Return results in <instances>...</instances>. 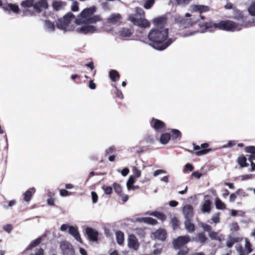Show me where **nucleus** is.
<instances>
[{"instance_id": "e433bc0d", "label": "nucleus", "mask_w": 255, "mask_h": 255, "mask_svg": "<svg viewBox=\"0 0 255 255\" xmlns=\"http://www.w3.org/2000/svg\"><path fill=\"white\" fill-rule=\"evenodd\" d=\"M116 235L117 243L120 245H122L124 241V233L122 231H119L116 232Z\"/></svg>"}, {"instance_id": "7c9ffc66", "label": "nucleus", "mask_w": 255, "mask_h": 255, "mask_svg": "<svg viewBox=\"0 0 255 255\" xmlns=\"http://www.w3.org/2000/svg\"><path fill=\"white\" fill-rule=\"evenodd\" d=\"M170 224L172 227L173 230H176L179 228L181 223L177 217H173L171 219Z\"/></svg>"}, {"instance_id": "bb28decb", "label": "nucleus", "mask_w": 255, "mask_h": 255, "mask_svg": "<svg viewBox=\"0 0 255 255\" xmlns=\"http://www.w3.org/2000/svg\"><path fill=\"white\" fill-rule=\"evenodd\" d=\"M192 220H186L184 222L185 228L189 233H193L195 231V225L191 222Z\"/></svg>"}, {"instance_id": "49530a36", "label": "nucleus", "mask_w": 255, "mask_h": 255, "mask_svg": "<svg viewBox=\"0 0 255 255\" xmlns=\"http://www.w3.org/2000/svg\"><path fill=\"white\" fill-rule=\"evenodd\" d=\"M245 248L247 250V254H249L253 251V249L252 248V244L248 239L246 240Z\"/></svg>"}, {"instance_id": "9b49d317", "label": "nucleus", "mask_w": 255, "mask_h": 255, "mask_svg": "<svg viewBox=\"0 0 255 255\" xmlns=\"http://www.w3.org/2000/svg\"><path fill=\"white\" fill-rule=\"evenodd\" d=\"M191 12H198L200 14L210 11V8L209 6L200 4H192L190 6Z\"/></svg>"}, {"instance_id": "6e6d98bb", "label": "nucleus", "mask_w": 255, "mask_h": 255, "mask_svg": "<svg viewBox=\"0 0 255 255\" xmlns=\"http://www.w3.org/2000/svg\"><path fill=\"white\" fill-rule=\"evenodd\" d=\"M102 189L104 190L105 193L107 195H110L113 192V188L111 186H104L102 187Z\"/></svg>"}, {"instance_id": "13d9d810", "label": "nucleus", "mask_w": 255, "mask_h": 255, "mask_svg": "<svg viewBox=\"0 0 255 255\" xmlns=\"http://www.w3.org/2000/svg\"><path fill=\"white\" fill-rule=\"evenodd\" d=\"M85 66L89 68L91 71H93V76H94L96 74V70H94V63L91 61L90 62H89V63H87V64H86L85 65Z\"/></svg>"}, {"instance_id": "ddd939ff", "label": "nucleus", "mask_w": 255, "mask_h": 255, "mask_svg": "<svg viewBox=\"0 0 255 255\" xmlns=\"http://www.w3.org/2000/svg\"><path fill=\"white\" fill-rule=\"evenodd\" d=\"M85 234L90 241L96 242L98 240V233L93 228L87 227L85 230Z\"/></svg>"}, {"instance_id": "2eb2a0df", "label": "nucleus", "mask_w": 255, "mask_h": 255, "mask_svg": "<svg viewBox=\"0 0 255 255\" xmlns=\"http://www.w3.org/2000/svg\"><path fill=\"white\" fill-rule=\"evenodd\" d=\"M128 246L129 248L133 249L134 250H137L139 246V244L136 237L131 234L128 236Z\"/></svg>"}, {"instance_id": "a18cd8bd", "label": "nucleus", "mask_w": 255, "mask_h": 255, "mask_svg": "<svg viewBox=\"0 0 255 255\" xmlns=\"http://www.w3.org/2000/svg\"><path fill=\"white\" fill-rule=\"evenodd\" d=\"M144 222L148 224L155 225L157 224V221L156 220L151 218V217H147L144 218Z\"/></svg>"}, {"instance_id": "603ef678", "label": "nucleus", "mask_w": 255, "mask_h": 255, "mask_svg": "<svg viewBox=\"0 0 255 255\" xmlns=\"http://www.w3.org/2000/svg\"><path fill=\"white\" fill-rule=\"evenodd\" d=\"M211 220L212 222L215 224L219 223L220 222V213H218L215 214H214Z\"/></svg>"}, {"instance_id": "052dcab7", "label": "nucleus", "mask_w": 255, "mask_h": 255, "mask_svg": "<svg viewBox=\"0 0 255 255\" xmlns=\"http://www.w3.org/2000/svg\"><path fill=\"white\" fill-rule=\"evenodd\" d=\"M71 194H72V193L71 192H68L66 189H60V195L62 197L70 196Z\"/></svg>"}, {"instance_id": "338daca9", "label": "nucleus", "mask_w": 255, "mask_h": 255, "mask_svg": "<svg viewBox=\"0 0 255 255\" xmlns=\"http://www.w3.org/2000/svg\"><path fill=\"white\" fill-rule=\"evenodd\" d=\"M237 13L238 14L237 15L234 16V18L237 20H241L243 19L244 18L243 15L242 14V12L239 10H237Z\"/></svg>"}, {"instance_id": "7ed1b4c3", "label": "nucleus", "mask_w": 255, "mask_h": 255, "mask_svg": "<svg viewBox=\"0 0 255 255\" xmlns=\"http://www.w3.org/2000/svg\"><path fill=\"white\" fill-rule=\"evenodd\" d=\"M48 7V4L47 0H39L37 2L34 3L33 7L34 11H30L29 10H25L24 11L25 15H34L35 12L40 13L42 9H47Z\"/></svg>"}, {"instance_id": "39448f33", "label": "nucleus", "mask_w": 255, "mask_h": 255, "mask_svg": "<svg viewBox=\"0 0 255 255\" xmlns=\"http://www.w3.org/2000/svg\"><path fill=\"white\" fill-rule=\"evenodd\" d=\"M175 22L178 25L181 29L191 27L196 23L191 19H186L181 16H176L175 17Z\"/></svg>"}, {"instance_id": "8fccbe9b", "label": "nucleus", "mask_w": 255, "mask_h": 255, "mask_svg": "<svg viewBox=\"0 0 255 255\" xmlns=\"http://www.w3.org/2000/svg\"><path fill=\"white\" fill-rule=\"evenodd\" d=\"M132 171L134 177L138 178L141 176V171L136 167L133 166Z\"/></svg>"}, {"instance_id": "37998d69", "label": "nucleus", "mask_w": 255, "mask_h": 255, "mask_svg": "<svg viewBox=\"0 0 255 255\" xmlns=\"http://www.w3.org/2000/svg\"><path fill=\"white\" fill-rule=\"evenodd\" d=\"M113 186L114 191L119 195H121V194L122 193V188L120 184L115 182L113 184Z\"/></svg>"}, {"instance_id": "f257e3e1", "label": "nucleus", "mask_w": 255, "mask_h": 255, "mask_svg": "<svg viewBox=\"0 0 255 255\" xmlns=\"http://www.w3.org/2000/svg\"><path fill=\"white\" fill-rule=\"evenodd\" d=\"M168 29L152 28L148 34L149 45L157 50H163L173 41L172 38H168Z\"/></svg>"}, {"instance_id": "a19ab883", "label": "nucleus", "mask_w": 255, "mask_h": 255, "mask_svg": "<svg viewBox=\"0 0 255 255\" xmlns=\"http://www.w3.org/2000/svg\"><path fill=\"white\" fill-rule=\"evenodd\" d=\"M143 1H144L143 6L146 9L151 8L155 3V0H143Z\"/></svg>"}, {"instance_id": "bf43d9fd", "label": "nucleus", "mask_w": 255, "mask_h": 255, "mask_svg": "<svg viewBox=\"0 0 255 255\" xmlns=\"http://www.w3.org/2000/svg\"><path fill=\"white\" fill-rule=\"evenodd\" d=\"M202 227L204 231L208 232L209 234L212 231V230L211 226L207 224L203 223L202 225Z\"/></svg>"}, {"instance_id": "ea45409f", "label": "nucleus", "mask_w": 255, "mask_h": 255, "mask_svg": "<svg viewBox=\"0 0 255 255\" xmlns=\"http://www.w3.org/2000/svg\"><path fill=\"white\" fill-rule=\"evenodd\" d=\"M239 241L240 239L239 238H230L227 242L226 245L228 248H231L233 246L234 244L239 242Z\"/></svg>"}, {"instance_id": "cd10ccee", "label": "nucleus", "mask_w": 255, "mask_h": 255, "mask_svg": "<svg viewBox=\"0 0 255 255\" xmlns=\"http://www.w3.org/2000/svg\"><path fill=\"white\" fill-rule=\"evenodd\" d=\"M237 161L241 168L249 166V164L247 162V158L244 154L239 156L237 158Z\"/></svg>"}, {"instance_id": "b1692460", "label": "nucleus", "mask_w": 255, "mask_h": 255, "mask_svg": "<svg viewBox=\"0 0 255 255\" xmlns=\"http://www.w3.org/2000/svg\"><path fill=\"white\" fill-rule=\"evenodd\" d=\"M208 238L204 232L198 233L196 235V238L194 239V241L196 242H199L202 245L205 244Z\"/></svg>"}, {"instance_id": "69168bd1", "label": "nucleus", "mask_w": 255, "mask_h": 255, "mask_svg": "<svg viewBox=\"0 0 255 255\" xmlns=\"http://www.w3.org/2000/svg\"><path fill=\"white\" fill-rule=\"evenodd\" d=\"M92 201L93 203H96L98 201V196L97 194L95 191H92L91 192Z\"/></svg>"}, {"instance_id": "f3484780", "label": "nucleus", "mask_w": 255, "mask_h": 255, "mask_svg": "<svg viewBox=\"0 0 255 255\" xmlns=\"http://www.w3.org/2000/svg\"><path fill=\"white\" fill-rule=\"evenodd\" d=\"M69 233L71 235L76 241L82 243L79 232L77 228L72 226H69Z\"/></svg>"}, {"instance_id": "e2e57ef3", "label": "nucleus", "mask_w": 255, "mask_h": 255, "mask_svg": "<svg viewBox=\"0 0 255 255\" xmlns=\"http://www.w3.org/2000/svg\"><path fill=\"white\" fill-rule=\"evenodd\" d=\"M194 169V167L193 165L190 163H187L184 166V172H186L187 171H192Z\"/></svg>"}, {"instance_id": "9d476101", "label": "nucleus", "mask_w": 255, "mask_h": 255, "mask_svg": "<svg viewBox=\"0 0 255 255\" xmlns=\"http://www.w3.org/2000/svg\"><path fill=\"white\" fill-rule=\"evenodd\" d=\"M209 197V195H206L204 197L205 200L201 206V210L204 213H210L212 209V202L209 199L207 198Z\"/></svg>"}, {"instance_id": "473e14b6", "label": "nucleus", "mask_w": 255, "mask_h": 255, "mask_svg": "<svg viewBox=\"0 0 255 255\" xmlns=\"http://www.w3.org/2000/svg\"><path fill=\"white\" fill-rule=\"evenodd\" d=\"M169 133L170 134L171 138L173 140H175L177 138L180 139L182 136V133L181 132L176 129H172Z\"/></svg>"}, {"instance_id": "3c124183", "label": "nucleus", "mask_w": 255, "mask_h": 255, "mask_svg": "<svg viewBox=\"0 0 255 255\" xmlns=\"http://www.w3.org/2000/svg\"><path fill=\"white\" fill-rule=\"evenodd\" d=\"M249 13L252 16H255V2H253L248 8Z\"/></svg>"}, {"instance_id": "a878e982", "label": "nucleus", "mask_w": 255, "mask_h": 255, "mask_svg": "<svg viewBox=\"0 0 255 255\" xmlns=\"http://www.w3.org/2000/svg\"><path fill=\"white\" fill-rule=\"evenodd\" d=\"M133 33L132 29L128 28H123L119 31V35L123 38L128 37L130 36Z\"/></svg>"}, {"instance_id": "864d4df0", "label": "nucleus", "mask_w": 255, "mask_h": 255, "mask_svg": "<svg viewBox=\"0 0 255 255\" xmlns=\"http://www.w3.org/2000/svg\"><path fill=\"white\" fill-rule=\"evenodd\" d=\"M114 87L116 90L115 92V94L116 96V97L120 99H123L124 96L122 92L120 90L118 89L116 86L115 85Z\"/></svg>"}, {"instance_id": "79ce46f5", "label": "nucleus", "mask_w": 255, "mask_h": 255, "mask_svg": "<svg viewBox=\"0 0 255 255\" xmlns=\"http://www.w3.org/2000/svg\"><path fill=\"white\" fill-rule=\"evenodd\" d=\"M100 20V18L98 15H94L92 17H89L87 18V23H95Z\"/></svg>"}, {"instance_id": "6e6552de", "label": "nucleus", "mask_w": 255, "mask_h": 255, "mask_svg": "<svg viewBox=\"0 0 255 255\" xmlns=\"http://www.w3.org/2000/svg\"><path fill=\"white\" fill-rule=\"evenodd\" d=\"M134 25L140 27L147 28L150 26L149 22L146 19L142 18H136L134 16H130L129 18Z\"/></svg>"}, {"instance_id": "a211bd4d", "label": "nucleus", "mask_w": 255, "mask_h": 255, "mask_svg": "<svg viewBox=\"0 0 255 255\" xmlns=\"http://www.w3.org/2000/svg\"><path fill=\"white\" fill-rule=\"evenodd\" d=\"M209 146V144L208 143H204L201 144L200 145V148H202V149L196 151L195 152V155L197 156H201L208 153L212 150L211 148H208Z\"/></svg>"}, {"instance_id": "5701e85b", "label": "nucleus", "mask_w": 255, "mask_h": 255, "mask_svg": "<svg viewBox=\"0 0 255 255\" xmlns=\"http://www.w3.org/2000/svg\"><path fill=\"white\" fill-rule=\"evenodd\" d=\"M216 25L217 23H214L213 21H209L206 22L200 25V28L202 30H211L212 29H217Z\"/></svg>"}, {"instance_id": "2f4dec72", "label": "nucleus", "mask_w": 255, "mask_h": 255, "mask_svg": "<svg viewBox=\"0 0 255 255\" xmlns=\"http://www.w3.org/2000/svg\"><path fill=\"white\" fill-rule=\"evenodd\" d=\"M109 77L113 82H116L120 79V75L115 70H111L109 72Z\"/></svg>"}, {"instance_id": "de8ad7c7", "label": "nucleus", "mask_w": 255, "mask_h": 255, "mask_svg": "<svg viewBox=\"0 0 255 255\" xmlns=\"http://www.w3.org/2000/svg\"><path fill=\"white\" fill-rule=\"evenodd\" d=\"M45 24L48 29L54 31L55 30V25L53 22H52L49 20H45Z\"/></svg>"}, {"instance_id": "0e129e2a", "label": "nucleus", "mask_w": 255, "mask_h": 255, "mask_svg": "<svg viewBox=\"0 0 255 255\" xmlns=\"http://www.w3.org/2000/svg\"><path fill=\"white\" fill-rule=\"evenodd\" d=\"M134 179L132 177H130L129 178V179L128 180L127 183L128 188L130 189L131 188L132 185L134 183Z\"/></svg>"}, {"instance_id": "09e8293b", "label": "nucleus", "mask_w": 255, "mask_h": 255, "mask_svg": "<svg viewBox=\"0 0 255 255\" xmlns=\"http://www.w3.org/2000/svg\"><path fill=\"white\" fill-rule=\"evenodd\" d=\"M179 250L177 255H187L189 252V249L187 247H184Z\"/></svg>"}, {"instance_id": "5fc2aeb1", "label": "nucleus", "mask_w": 255, "mask_h": 255, "mask_svg": "<svg viewBox=\"0 0 255 255\" xmlns=\"http://www.w3.org/2000/svg\"><path fill=\"white\" fill-rule=\"evenodd\" d=\"M236 250L237 252L239 253L240 255H248L247 254V251H245L243 247L242 246H239L236 247Z\"/></svg>"}, {"instance_id": "6ab92c4d", "label": "nucleus", "mask_w": 255, "mask_h": 255, "mask_svg": "<svg viewBox=\"0 0 255 255\" xmlns=\"http://www.w3.org/2000/svg\"><path fill=\"white\" fill-rule=\"evenodd\" d=\"M122 19V16L119 13H113L107 19L108 23L116 24L119 22Z\"/></svg>"}, {"instance_id": "4d7b16f0", "label": "nucleus", "mask_w": 255, "mask_h": 255, "mask_svg": "<svg viewBox=\"0 0 255 255\" xmlns=\"http://www.w3.org/2000/svg\"><path fill=\"white\" fill-rule=\"evenodd\" d=\"M192 0H175V3L178 5H185L188 4Z\"/></svg>"}, {"instance_id": "aec40b11", "label": "nucleus", "mask_w": 255, "mask_h": 255, "mask_svg": "<svg viewBox=\"0 0 255 255\" xmlns=\"http://www.w3.org/2000/svg\"><path fill=\"white\" fill-rule=\"evenodd\" d=\"M5 10L12 11L15 13H18L19 12L18 5L16 4L7 3L2 7Z\"/></svg>"}, {"instance_id": "58836bf2", "label": "nucleus", "mask_w": 255, "mask_h": 255, "mask_svg": "<svg viewBox=\"0 0 255 255\" xmlns=\"http://www.w3.org/2000/svg\"><path fill=\"white\" fill-rule=\"evenodd\" d=\"M34 0H25L21 2V6L23 8L33 7Z\"/></svg>"}, {"instance_id": "c756f323", "label": "nucleus", "mask_w": 255, "mask_h": 255, "mask_svg": "<svg viewBox=\"0 0 255 255\" xmlns=\"http://www.w3.org/2000/svg\"><path fill=\"white\" fill-rule=\"evenodd\" d=\"M42 239L41 237H39L35 240L32 241L30 244L27 247L26 250H31L32 248L36 247L39 245L42 242Z\"/></svg>"}, {"instance_id": "0eeeda50", "label": "nucleus", "mask_w": 255, "mask_h": 255, "mask_svg": "<svg viewBox=\"0 0 255 255\" xmlns=\"http://www.w3.org/2000/svg\"><path fill=\"white\" fill-rule=\"evenodd\" d=\"M150 126L158 132L163 131L166 128V125L163 122L154 118H152L150 122Z\"/></svg>"}, {"instance_id": "393cba45", "label": "nucleus", "mask_w": 255, "mask_h": 255, "mask_svg": "<svg viewBox=\"0 0 255 255\" xmlns=\"http://www.w3.org/2000/svg\"><path fill=\"white\" fill-rule=\"evenodd\" d=\"M66 5L65 1H54L52 2V5L55 10L58 11L64 8Z\"/></svg>"}, {"instance_id": "412c9836", "label": "nucleus", "mask_w": 255, "mask_h": 255, "mask_svg": "<svg viewBox=\"0 0 255 255\" xmlns=\"http://www.w3.org/2000/svg\"><path fill=\"white\" fill-rule=\"evenodd\" d=\"M96 11L95 7H89L84 9L80 13V16L82 18H87L92 15Z\"/></svg>"}, {"instance_id": "4468645a", "label": "nucleus", "mask_w": 255, "mask_h": 255, "mask_svg": "<svg viewBox=\"0 0 255 255\" xmlns=\"http://www.w3.org/2000/svg\"><path fill=\"white\" fill-rule=\"evenodd\" d=\"M61 249L65 255H73L74 250L72 246L67 243L63 242L61 244Z\"/></svg>"}, {"instance_id": "f704fd0d", "label": "nucleus", "mask_w": 255, "mask_h": 255, "mask_svg": "<svg viewBox=\"0 0 255 255\" xmlns=\"http://www.w3.org/2000/svg\"><path fill=\"white\" fill-rule=\"evenodd\" d=\"M171 138L169 133H164L161 134L160 137V142L163 144H167Z\"/></svg>"}, {"instance_id": "20e7f679", "label": "nucleus", "mask_w": 255, "mask_h": 255, "mask_svg": "<svg viewBox=\"0 0 255 255\" xmlns=\"http://www.w3.org/2000/svg\"><path fill=\"white\" fill-rule=\"evenodd\" d=\"M74 17V15L72 13H68L63 18L58 19L56 21V27L61 30H66Z\"/></svg>"}, {"instance_id": "4be33fe9", "label": "nucleus", "mask_w": 255, "mask_h": 255, "mask_svg": "<svg viewBox=\"0 0 255 255\" xmlns=\"http://www.w3.org/2000/svg\"><path fill=\"white\" fill-rule=\"evenodd\" d=\"M166 232L165 230L158 229L154 233V237L159 240L164 241L166 238Z\"/></svg>"}, {"instance_id": "dca6fc26", "label": "nucleus", "mask_w": 255, "mask_h": 255, "mask_svg": "<svg viewBox=\"0 0 255 255\" xmlns=\"http://www.w3.org/2000/svg\"><path fill=\"white\" fill-rule=\"evenodd\" d=\"M96 30V27L93 25H85L77 28V31L81 33H92Z\"/></svg>"}, {"instance_id": "4c0bfd02", "label": "nucleus", "mask_w": 255, "mask_h": 255, "mask_svg": "<svg viewBox=\"0 0 255 255\" xmlns=\"http://www.w3.org/2000/svg\"><path fill=\"white\" fill-rule=\"evenodd\" d=\"M209 237L212 240H217V241H218L219 242H221L222 240V236H219L218 235V233L217 232H215V231H212L209 234Z\"/></svg>"}, {"instance_id": "f8f14e48", "label": "nucleus", "mask_w": 255, "mask_h": 255, "mask_svg": "<svg viewBox=\"0 0 255 255\" xmlns=\"http://www.w3.org/2000/svg\"><path fill=\"white\" fill-rule=\"evenodd\" d=\"M183 213L186 220H192L194 214V209L191 205L187 204L183 208Z\"/></svg>"}, {"instance_id": "423d86ee", "label": "nucleus", "mask_w": 255, "mask_h": 255, "mask_svg": "<svg viewBox=\"0 0 255 255\" xmlns=\"http://www.w3.org/2000/svg\"><path fill=\"white\" fill-rule=\"evenodd\" d=\"M191 239L188 235L179 236L174 239L172 242L173 248L175 250H178L186 247L185 245L190 242Z\"/></svg>"}, {"instance_id": "c9c22d12", "label": "nucleus", "mask_w": 255, "mask_h": 255, "mask_svg": "<svg viewBox=\"0 0 255 255\" xmlns=\"http://www.w3.org/2000/svg\"><path fill=\"white\" fill-rule=\"evenodd\" d=\"M216 207L218 210H224L226 208V206L219 197H217L215 202Z\"/></svg>"}, {"instance_id": "c03bdc74", "label": "nucleus", "mask_w": 255, "mask_h": 255, "mask_svg": "<svg viewBox=\"0 0 255 255\" xmlns=\"http://www.w3.org/2000/svg\"><path fill=\"white\" fill-rule=\"evenodd\" d=\"M244 150L246 152L249 153L251 154H255V146L250 145L245 147Z\"/></svg>"}, {"instance_id": "72a5a7b5", "label": "nucleus", "mask_w": 255, "mask_h": 255, "mask_svg": "<svg viewBox=\"0 0 255 255\" xmlns=\"http://www.w3.org/2000/svg\"><path fill=\"white\" fill-rule=\"evenodd\" d=\"M150 215L156 217L162 222L165 221L166 219V216L165 214L158 211L152 212L150 214Z\"/></svg>"}, {"instance_id": "1a4fd4ad", "label": "nucleus", "mask_w": 255, "mask_h": 255, "mask_svg": "<svg viewBox=\"0 0 255 255\" xmlns=\"http://www.w3.org/2000/svg\"><path fill=\"white\" fill-rule=\"evenodd\" d=\"M167 18L165 16H161L155 18L153 20V23L155 25V27L154 28H163V29H167L165 27V25L167 23Z\"/></svg>"}, {"instance_id": "680f3d73", "label": "nucleus", "mask_w": 255, "mask_h": 255, "mask_svg": "<svg viewBox=\"0 0 255 255\" xmlns=\"http://www.w3.org/2000/svg\"><path fill=\"white\" fill-rule=\"evenodd\" d=\"M71 9L73 11H77L79 10V3L77 1H74L71 5Z\"/></svg>"}, {"instance_id": "f03ea898", "label": "nucleus", "mask_w": 255, "mask_h": 255, "mask_svg": "<svg viewBox=\"0 0 255 255\" xmlns=\"http://www.w3.org/2000/svg\"><path fill=\"white\" fill-rule=\"evenodd\" d=\"M216 27L217 29L220 30L234 31L240 30L241 29V25L233 21L226 20H221L217 23Z\"/></svg>"}, {"instance_id": "c85d7f7f", "label": "nucleus", "mask_w": 255, "mask_h": 255, "mask_svg": "<svg viewBox=\"0 0 255 255\" xmlns=\"http://www.w3.org/2000/svg\"><path fill=\"white\" fill-rule=\"evenodd\" d=\"M35 190L34 188H29L24 194V200L27 202L30 201L32 196L34 194Z\"/></svg>"}, {"instance_id": "774afa93", "label": "nucleus", "mask_w": 255, "mask_h": 255, "mask_svg": "<svg viewBox=\"0 0 255 255\" xmlns=\"http://www.w3.org/2000/svg\"><path fill=\"white\" fill-rule=\"evenodd\" d=\"M202 175V173L199 172L198 171H194L191 174L192 177H194L197 179H199Z\"/></svg>"}]
</instances>
